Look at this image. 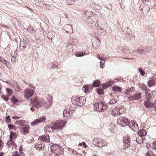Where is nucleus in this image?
Instances as JSON below:
<instances>
[{
    "label": "nucleus",
    "mask_w": 156,
    "mask_h": 156,
    "mask_svg": "<svg viewBox=\"0 0 156 156\" xmlns=\"http://www.w3.org/2000/svg\"><path fill=\"white\" fill-rule=\"evenodd\" d=\"M66 123L65 120L58 121L55 122L51 128L52 130V132L54 133L58 132L59 129H62Z\"/></svg>",
    "instance_id": "f257e3e1"
},
{
    "label": "nucleus",
    "mask_w": 156,
    "mask_h": 156,
    "mask_svg": "<svg viewBox=\"0 0 156 156\" xmlns=\"http://www.w3.org/2000/svg\"><path fill=\"white\" fill-rule=\"evenodd\" d=\"M52 97L48 94L46 95L44 98L42 99V107L46 108L50 107L52 104Z\"/></svg>",
    "instance_id": "f03ea898"
},
{
    "label": "nucleus",
    "mask_w": 156,
    "mask_h": 156,
    "mask_svg": "<svg viewBox=\"0 0 156 156\" xmlns=\"http://www.w3.org/2000/svg\"><path fill=\"white\" fill-rule=\"evenodd\" d=\"M124 107L123 106L114 108L112 111V114L114 116H117L121 115L124 112Z\"/></svg>",
    "instance_id": "7ed1b4c3"
},
{
    "label": "nucleus",
    "mask_w": 156,
    "mask_h": 156,
    "mask_svg": "<svg viewBox=\"0 0 156 156\" xmlns=\"http://www.w3.org/2000/svg\"><path fill=\"white\" fill-rule=\"evenodd\" d=\"M42 99L35 98L31 99V104L34 107L36 108H38L42 107Z\"/></svg>",
    "instance_id": "20e7f679"
},
{
    "label": "nucleus",
    "mask_w": 156,
    "mask_h": 156,
    "mask_svg": "<svg viewBox=\"0 0 156 156\" xmlns=\"http://www.w3.org/2000/svg\"><path fill=\"white\" fill-rule=\"evenodd\" d=\"M128 120L127 119L124 118L122 116L119 117L117 119V123L122 127H125L128 125Z\"/></svg>",
    "instance_id": "39448f33"
},
{
    "label": "nucleus",
    "mask_w": 156,
    "mask_h": 156,
    "mask_svg": "<svg viewBox=\"0 0 156 156\" xmlns=\"http://www.w3.org/2000/svg\"><path fill=\"white\" fill-rule=\"evenodd\" d=\"M74 112V111L69 106H66L64 110L63 116L66 117H69L72 115V114Z\"/></svg>",
    "instance_id": "423d86ee"
},
{
    "label": "nucleus",
    "mask_w": 156,
    "mask_h": 156,
    "mask_svg": "<svg viewBox=\"0 0 156 156\" xmlns=\"http://www.w3.org/2000/svg\"><path fill=\"white\" fill-rule=\"evenodd\" d=\"M34 91L31 89H26L23 92V95L25 98L27 100L28 99L34 94Z\"/></svg>",
    "instance_id": "0eeeda50"
},
{
    "label": "nucleus",
    "mask_w": 156,
    "mask_h": 156,
    "mask_svg": "<svg viewBox=\"0 0 156 156\" xmlns=\"http://www.w3.org/2000/svg\"><path fill=\"white\" fill-rule=\"evenodd\" d=\"M46 119L45 116H42L40 118L35 119L34 121L31 123V126H37L39 123L44 122Z\"/></svg>",
    "instance_id": "6e6552de"
},
{
    "label": "nucleus",
    "mask_w": 156,
    "mask_h": 156,
    "mask_svg": "<svg viewBox=\"0 0 156 156\" xmlns=\"http://www.w3.org/2000/svg\"><path fill=\"white\" fill-rule=\"evenodd\" d=\"M156 84V78L153 76L149 78L147 85L149 87H151L154 86Z\"/></svg>",
    "instance_id": "1a4fd4ad"
},
{
    "label": "nucleus",
    "mask_w": 156,
    "mask_h": 156,
    "mask_svg": "<svg viewBox=\"0 0 156 156\" xmlns=\"http://www.w3.org/2000/svg\"><path fill=\"white\" fill-rule=\"evenodd\" d=\"M34 147L37 150H44L45 147V144L41 142L38 141L37 142H36L34 144Z\"/></svg>",
    "instance_id": "9d476101"
},
{
    "label": "nucleus",
    "mask_w": 156,
    "mask_h": 156,
    "mask_svg": "<svg viewBox=\"0 0 156 156\" xmlns=\"http://www.w3.org/2000/svg\"><path fill=\"white\" fill-rule=\"evenodd\" d=\"M103 105V102H99L94 103L93 105V108L94 109L98 111V112H102L101 107Z\"/></svg>",
    "instance_id": "9b49d317"
},
{
    "label": "nucleus",
    "mask_w": 156,
    "mask_h": 156,
    "mask_svg": "<svg viewBox=\"0 0 156 156\" xmlns=\"http://www.w3.org/2000/svg\"><path fill=\"white\" fill-rule=\"evenodd\" d=\"M130 139L128 136H126L123 138V141L124 144V148L125 149H127L130 146Z\"/></svg>",
    "instance_id": "f8f14e48"
},
{
    "label": "nucleus",
    "mask_w": 156,
    "mask_h": 156,
    "mask_svg": "<svg viewBox=\"0 0 156 156\" xmlns=\"http://www.w3.org/2000/svg\"><path fill=\"white\" fill-rule=\"evenodd\" d=\"M38 139L43 142L48 143L50 141V137L48 135L44 134L39 136Z\"/></svg>",
    "instance_id": "ddd939ff"
},
{
    "label": "nucleus",
    "mask_w": 156,
    "mask_h": 156,
    "mask_svg": "<svg viewBox=\"0 0 156 156\" xmlns=\"http://www.w3.org/2000/svg\"><path fill=\"white\" fill-rule=\"evenodd\" d=\"M128 125L134 130L138 129L137 124L136 123V122L134 121H131L129 122L128 121Z\"/></svg>",
    "instance_id": "4468645a"
},
{
    "label": "nucleus",
    "mask_w": 156,
    "mask_h": 156,
    "mask_svg": "<svg viewBox=\"0 0 156 156\" xmlns=\"http://www.w3.org/2000/svg\"><path fill=\"white\" fill-rule=\"evenodd\" d=\"M139 9L142 11L143 13H147L149 10V6L145 4L143 5H140Z\"/></svg>",
    "instance_id": "2eb2a0df"
},
{
    "label": "nucleus",
    "mask_w": 156,
    "mask_h": 156,
    "mask_svg": "<svg viewBox=\"0 0 156 156\" xmlns=\"http://www.w3.org/2000/svg\"><path fill=\"white\" fill-rule=\"evenodd\" d=\"M16 133H13L11 132L10 135V141H8L7 143V144L8 145H9L10 144H13L15 143V142H13L14 139H15L16 136Z\"/></svg>",
    "instance_id": "dca6fc26"
},
{
    "label": "nucleus",
    "mask_w": 156,
    "mask_h": 156,
    "mask_svg": "<svg viewBox=\"0 0 156 156\" xmlns=\"http://www.w3.org/2000/svg\"><path fill=\"white\" fill-rule=\"evenodd\" d=\"M115 82V81L110 80L107 82L103 83L102 85V87L104 89H106L112 85L114 84Z\"/></svg>",
    "instance_id": "f3484780"
},
{
    "label": "nucleus",
    "mask_w": 156,
    "mask_h": 156,
    "mask_svg": "<svg viewBox=\"0 0 156 156\" xmlns=\"http://www.w3.org/2000/svg\"><path fill=\"white\" fill-rule=\"evenodd\" d=\"M92 87L90 85H86L82 87V90L86 94L90 93L92 91Z\"/></svg>",
    "instance_id": "a211bd4d"
},
{
    "label": "nucleus",
    "mask_w": 156,
    "mask_h": 156,
    "mask_svg": "<svg viewBox=\"0 0 156 156\" xmlns=\"http://www.w3.org/2000/svg\"><path fill=\"white\" fill-rule=\"evenodd\" d=\"M102 139L99 138H95L93 141V144L98 147H101Z\"/></svg>",
    "instance_id": "6ab92c4d"
},
{
    "label": "nucleus",
    "mask_w": 156,
    "mask_h": 156,
    "mask_svg": "<svg viewBox=\"0 0 156 156\" xmlns=\"http://www.w3.org/2000/svg\"><path fill=\"white\" fill-rule=\"evenodd\" d=\"M78 106H83L86 102V98L83 96H79Z\"/></svg>",
    "instance_id": "aec40b11"
},
{
    "label": "nucleus",
    "mask_w": 156,
    "mask_h": 156,
    "mask_svg": "<svg viewBox=\"0 0 156 156\" xmlns=\"http://www.w3.org/2000/svg\"><path fill=\"white\" fill-rule=\"evenodd\" d=\"M79 97L78 96H73L72 98V102L73 104L78 106V103L79 102L78 99H79Z\"/></svg>",
    "instance_id": "412c9836"
},
{
    "label": "nucleus",
    "mask_w": 156,
    "mask_h": 156,
    "mask_svg": "<svg viewBox=\"0 0 156 156\" xmlns=\"http://www.w3.org/2000/svg\"><path fill=\"white\" fill-rule=\"evenodd\" d=\"M144 105L147 108H151L153 106V101L151 100H147L145 101Z\"/></svg>",
    "instance_id": "4be33fe9"
},
{
    "label": "nucleus",
    "mask_w": 156,
    "mask_h": 156,
    "mask_svg": "<svg viewBox=\"0 0 156 156\" xmlns=\"http://www.w3.org/2000/svg\"><path fill=\"white\" fill-rule=\"evenodd\" d=\"M134 91V87H132L130 88H128L124 92L125 94L126 95H129L132 94Z\"/></svg>",
    "instance_id": "5701e85b"
},
{
    "label": "nucleus",
    "mask_w": 156,
    "mask_h": 156,
    "mask_svg": "<svg viewBox=\"0 0 156 156\" xmlns=\"http://www.w3.org/2000/svg\"><path fill=\"white\" fill-rule=\"evenodd\" d=\"M64 28L67 33H70L72 31V27L69 24H66L64 26Z\"/></svg>",
    "instance_id": "b1692460"
},
{
    "label": "nucleus",
    "mask_w": 156,
    "mask_h": 156,
    "mask_svg": "<svg viewBox=\"0 0 156 156\" xmlns=\"http://www.w3.org/2000/svg\"><path fill=\"white\" fill-rule=\"evenodd\" d=\"M137 133L139 135V136L143 137V136H144L146 135L147 132L145 130L140 129L137 132Z\"/></svg>",
    "instance_id": "393cba45"
},
{
    "label": "nucleus",
    "mask_w": 156,
    "mask_h": 156,
    "mask_svg": "<svg viewBox=\"0 0 156 156\" xmlns=\"http://www.w3.org/2000/svg\"><path fill=\"white\" fill-rule=\"evenodd\" d=\"M55 35V33L54 31H51L48 32L47 34V37L49 39H51L52 41V38L54 37Z\"/></svg>",
    "instance_id": "a878e982"
},
{
    "label": "nucleus",
    "mask_w": 156,
    "mask_h": 156,
    "mask_svg": "<svg viewBox=\"0 0 156 156\" xmlns=\"http://www.w3.org/2000/svg\"><path fill=\"white\" fill-rule=\"evenodd\" d=\"M23 130L24 134L27 133L29 130V127L28 126H26L25 127H22L21 129Z\"/></svg>",
    "instance_id": "bb28decb"
},
{
    "label": "nucleus",
    "mask_w": 156,
    "mask_h": 156,
    "mask_svg": "<svg viewBox=\"0 0 156 156\" xmlns=\"http://www.w3.org/2000/svg\"><path fill=\"white\" fill-rule=\"evenodd\" d=\"M112 89L113 91L115 92H120L122 90L121 88L117 86L113 87Z\"/></svg>",
    "instance_id": "cd10ccee"
},
{
    "label": "nucleus",
    "mask_w": 156,
    "mask_h": 156,
    "mask_svg": "<svg viewBox=\"0 0 156 156\" xmlns=\"http://www.w3.org/2000/svg\"><path fill=\"white\" fill-rule=\"evenodd\" d=\"M35 4L37 6L41 7H43L44 5H46L44 2L41 1L36 2Z\"/></svg>",
    "instance_id": "c85d7f7f"
},
{
    "label": "nucleus",
    "mask_w": 156,
    "mask_h": 156,
    "mask_svg": "<svg viewBox=\"0 0 156 156\" xmlns=\"http://www.w3.org/2000/svg\"><path fill=\"white\" fill-rule=\"evenodd\" d=\"M144 139V138L143 137L139 136L136 138V140L137 143L139 144H141V143L143 142Z\"/></svg>",
    "instance_id": "c756f323"
},
{
    "label": "nucleus",
    "mask_w": 156,
    "mask_h": 156,
    "mask_svg": "<svg viewBox=\"0 0 156 156\" xmlns=\"http://www.w3.org/2000/svg\"><path fill=\"white\" fill-rule=\"evenodd\" d=\"M108 128L111 132H113L115 128L114 124L113 123H111L109 125Z\"/></svg>",
    "instance_id": "7c9ffc66"
},
{
    "label": "nucleus",
    "mask_w": 156,
    "mask_h": 156,
    "mask_svg": "<svg viewBox=\"0 0 156 156\" xmlns=\"http://www.w3.org/2000/svg\"><path fill=\"white\" fill-rule=\"evenodd\" d=\"M27 30L31 34L33 33L35 31L34 29L32 26H29Z\"/></svg>",
    "instance_id": "2f4dec72"
},
{
    "label": "nucleus",
    "mask_w": 156,
    "mask_h": 156,
    "mask_svg": "<svg viewBox=\"0 0 156 156\" xmlns=\"http://www.w3.org/2000/svg\"><path fill=\"white\" fill-rule=\"evenodd\" d=\"M99 80H96L93 82L92 87H98L99 85Z\"/></svg>",
    "instance_id": "473e14b6"
},
{
    "label": "nucleus",
    "mask_w": 156,
    "mask_h": 156,
    "mask_svg": "<svg viewBox=\"0 0 156 156\" xmlns=\"http://www.w3.org/2000/svg\"><path fill=\"white\" fill-rule=\"evenodd\" d=\"M6 90L8 94V96L9 97L10 96L13 94L12 90L8 88H6Z\"/></svg>",
    "instance_id": "72a5a7b5"
},
{
    "label": "nucleus",
    "mask_w": 156,
    "mask_h": 156,
    "mask_svg": "<svg viewBox=\"0 0 156 156\" xmlns=\"http://www.w3.org/2000/svg\"><path fill=\"white\" fill-rule=\"evenodd\" d=\"M97 93L98 94L101 95L103 93V90L101 88H98L96 89Z\"/></svg>",
    "instance_id": "f704fd0d"
},
{
    "label": "nucleus",
    "mask_w": 156,
    "mask_h": 156,
    "mask_svg": "<svg viewBox=\"0 0 156 156\" xmlns=\"http://www.w3.org/2000/svg\"><path fill=\"white\" fill-rule=\"evenodd\" d=\"M11 101L14 104H16L19 102L18 100L13 96L12 97Z\"/></svg>",
    "instance_id": "c9c22d12"
},
{
    "label": "nucleus",
    "mask_w": 156,
    "mask_h": 156,
    "mask_svg": "<svg viewBox=\"0 0 156 156\" xmlns=\"http://www.w3.org/2000/svg\"><path fill=\"white\" fill-rule=\"evenodd\" d=\"M117 101V100L114 97L112 98V99L110 101L108 102L109 103L114 104H115Z\"/></svg>",
    "instance_id": "e433bc0d"
},
{
    "label": "nucleus",
    "mask_w": 156,
    "mask_h": 156,
    "mask_svg": "<svg viewBox=\"0 0 156 156\" xmlns=\"http://www.w3.org/2000/svg\"><path fill=\"white\" fill-rule=\"evenodd\" d=\"M134 51L139 54L144 53V49H136V50H135Z\"/></svg>",
    "instance_id": "4c0bfd02"
},
{
    "label": "nucleus",
    "mask_w": 156,
    "mask_h": 156,
    "mask_svg": "<svg viewBox=\"0 0 156 156\" xmlns=\"http://www.w3.org/2000/svg\"><path fill=\"white\" fill-rule=\"evenodd\" d=\"M138 71L142 76H144L145 75V72L142 68H139Z\"/></svg>",
    "instance_id": "58836bf2"
},
{
    "label": "nucleus",
    "mask_w": 156,
    "mask_h": 156,
    "mask_svg": "<svg viewBox=\"0 0 156 156\" xmlns=\"http://www.w3.org/2000/svg\"><path fill=\"white\" fill-rule=\"evenodd\" d=\"M108 107V105H107L105 104L103 102V105L101 107V110H102V112L106 110L107 108Z\"/></svg>",
    "instance_id": "ea45409f"
},
{
    "label": "nucleus",
    "mask_w": 156,
    "mask_h": 156,
    "mask_svg": "<svg viewBox=\"0 0 156 156\" xmlns=\"http://www.w3.org/2000/svg\"><path fill=\"white\" fill-rule=\"evenodd\" d=\"M25 120H20L17 121V124L19 125H20L22 126H23V123L25 122Z\"/></svg>",
    "instance_id": "a19ab883"
},
{
    "label": "nucleus",
    "mask_w": 156,
    "mask_h": 156,
    "mask_svg": "<svg viewBox=\"0 0 156 156\" xmlns=\"http://www.w3.org/2000/svg\"><path fill=\"white\" fill-rule=\"evenodd\" d=\"M146 156H156V155L154 154L152 152L149 151L146 154Z\"/></svg>",
    "instance_id": "79ce46f5"
},
{
    "label": "nucleus",
    "mask_w": 156,
    "mask_h": 156,
    "mask_svg": "<svg viewBox=\"0 0 156 156\" xmlns=\"http://www.w3.org/2000/svg\"><path fill=\"white\" fill-rule=\"evenodd\" d=\"M141 93H140L139 94H136L135 95H134V98L136 100L140 99L141 98Z\"/></svg>",
    "instance_id": "37998d69"
},
{
    "label": "nucleus",
    "mask_w": 156,
    "mask_h": 156,
    "mask_svg": "<svg viewBox=\"0 0 156 156\" xmlns=\"http://www.w3.org/2000/svg\"><path fill=\"white\" fill-rule=\"evenodd\" d=\"M145 95V98L147 99V100H150V99L151 98V95L150 94L146 92V93Z\"/></svg>",
    "instance_id": "c03bdc74"
},
{
    "label": "nucleus",
    "mask_w": 156,
    "mask_h": 156,
    "mask_svg": "<svg viewBox=\"0 0 156 156\" xmlns=\"http://www.w3.org/2000/svg\"><path fill=\"white\" fill-rule=\"evenodd\" d=\"M84 54V53L83 52H78L76 54V56L77 57H80L83 56Z\"/></svg>",
    "instance_id": "a18cd8bd"
},
{
    "label": "nucleus",
    "mask_w": 156,
    "mask_h": 156,
    "mask_svg": "<svg viewBox=\"0 0 156 156\" xmlns=\"http://www.w3.org/2000/svg\"><path fill=\"white\" fill-rule=\"evenodd\" d=\"M8 126L9 130H11L13 129L15 127V126L12 124L8 125Z\"/></svg>",
    "instance_id": "49530a36"
},
{
    "label": "nucleus",
    "mask_w": 156,
    "mask_h": 156,
    "mask_svg": "<svg viewBox=\"0 0 156 156\" xmlns=\"http://www.w3.org/2000/svg\"><path fill=\"white\" fill-rule=\"evenodd\" d=\"M17 54V50L14 49L11 52V55L14 56Z\"/></svg>",
    "instance_id": "de8ad7c7"
},
{
    "label": "nucleus",
    "mask_w": 156,
    "mask_h": 156,
    "mask_svg": "<svg viewBox=\"0 0 156 156\" xmlns=\"http://www.w3.org/2000/svg\"><path fill=\"white\" fill-rule=\"evenodd\" d=\"M107 144V142L105 141L102 139L101 143V147H103L105 146Z\"/></svg>",
    "instance_id": "09e8293b"
},
{
    "label": "nucleus",
    "mask_w": 156,
    "mask_h": 156,
    "mask_svg": "<svg viewBox=\"0 0 156 156\" xmlns=\"http://www.w3.org/2000/svg\"><path fill=\"white\" fill-rule=\"evenodd\" d=\"M80 144V146H83L85 148H87V146L85 142H82Z\"/></svg>",
    "instance_id": "8fccbe9b"
},
{
    "label": "nucleus",
    "mask_w": 156,
    "mask_h": 156,
    "mask_svg": "<svg viewBox=\"0 0 156 156\" xmlns=\"http://www.w3.org/2000/svg\"><path fill=\"white\" fill-rule=\"evenodd\" d=\"M5 121L7 123H9L10 122V119L9 116H8L5 118Z\"/></svg>",
    "instance_id": "3c124183"
},
{
    "label": "nucleus",
    "mask_w": 156,
    "mask_h": 156,
    "mask_svg": "<svg viewBox=\"0 0 156 156\" xmlns=\"http://www.w3.org/2000/svg\"><path fill=\"white\" fill-rule=\"evenodd\" d=\"M76 0H66L67 4L71 5Z\"/></svg>",
    "instance_id": "603ef678"
},
{
    "label": "nucleus",
    "mask_w": 156,
    "mask_h": 156,
    "mask_svg": "<svg viewBox=\"0 0 156 156\" xmlns=\"http://www.w3.org/2000/svg\"><path fill=\"white\" fill-rule=\"evenodd\" d=\"M12 57L11 58V62L12 63H14L16 62L15 58L14 56H11Z\"/></svg>",
    "instance_id": "864d4df0"
},
{
    "label": "nucleus",
    "mask_w": 156,
    "mask_h": 156,
    "mask_svg": "<svg viewBox=\"0 0 156 156\" xmlns=\"http://www.w3.org/2000/svg\"><path fill=\"white\" fill-rule=\"evenodd\" d=\"M12 156H20L17 151H15L13 154Z\"/></svg>",
    "instance_id": "5fc2aeb1"
},
{
    "label": "nucleus",
    "mask_w": 156,
    "mask_h": 156,
    "mask_svg": "<svg viewBox=\"0 0 156 156\" xmlns=\"http://www.w3.org/2000/svg\"><path fill=\"white\" fill-rule=\"evenodd\" d=\"M152 147L154 149L156 150V141H154L153 143Z\"/></svg>",
    "instance_id": "6e6d98bb"
},
{
    "label": "nucleus",
    "mask_w": 156,
    "mask_h": 156,
    "mask_svg": "<svg viewBox=\"0 0 156 156\" xmlns=\"http://www.w3.org/2000/svg\"><path fill=\"white\" fill-rule=\"evenodd\" d=\"M128 99L129 101L136 100L134 96L128 97Z\"/></svg>",
    "instance_id": "4d7b16f0"
},
{
    "label": "nucleus",
    "mask_w": 156,
    "mask_h": 156,
    "mask_svg": "<svg viewBox=\"0 0 156 156\" xmlns=\"http://www.w3.org/2000/svg\"><path fill=\"white\" fill-rule=\"evenodd\" d=\"M57 147L58 148V146H56V145H52L51 147V150L52 151V150L53 149L54 150H55V151H56V147Z\"/></svg>",
    "instance_id": "13d9d810"
},
{
    "label": "nucleus",
    "mask_w": 156,
    "mask_h": 156,
    "mask_svg": "<svg viewBox=\"0 0 156 156\" xmlns=\"http://www.w3.org/2000/svg\"><path fill=\"white\" fill-rule=\"evenodd\" d=\"M105 62H102L101 61H100V66H101V68H104V66H105V65H104Z\"/></svg>",
    "instance_id": "bf43d9fd"
},
{
    "label": "nucleus",
    "mask_w": 156,
    "mask_h": 156,
    "mask_svg": "<svg viewBox=\"0 0 156 156\" xmlns=\"http://www.w3.org/2000/svg\"><path fill=\"white\" fill-rule=\"evenodd\" d=\"M2 141L0 140V150L2 149L3 146Z\"/></svg>",
    "instance_id": "052dcab7"
},
{
    "label": "nucleus",
    "mask_w": 156,
    "mask_h": 156,
    "mask_svg": "<svg viewBox=\"0 0 156 156\" xmlns=\"http://www.w3.org/2000/svg\"><path fill=\"white\" fill-rule=\"evenodd\" d=\"M142 89L145 90H146L147 89V86L145 84L143 85L142 87Z\"/></svg>",
    "instance_id": "680f3d73"
},
{
    "label": "nucleus",
    "mask_w": 156,
    "mask_h": 156,
    "mask_svg": "<svg viewBox=\"0 0 156 156\" xmlns=\"http://www.w3.org/2000/svg\"><path fill=\"white\" fill-rule=\"evenodd\" d=\"M77 153L74 150H72V152L71 153V154H73V155H77Z\"/></svg>",
    "instance_id": "e2e57ef3"
},
{
    "label": "nucleus",
    "mask_w": 156,
    "mask_h": 156,
    "mask_svg": "<svg viewBox=\"0 0 156 156\" xmlns=\"http://www.w3.org/2000/svg\"><path fill=\"white\" fill-rule=\"evenodd\" d=\"M153 106H154V110L156 112V99L155 100L154 103H153Z\"/></svg>",
    "instance_id": "0e129e2a"
},
{
    "label": "nucleus",
    "mask_w": 156,
    "mask_h": 156,
    "mask_svg": "<svg viewBox=\"0 0 156 156\" xmlns=\"http://www.w3.org/2000/svg\"><path fill=\"white\" fill-rule=\"evenodd\" d=\"M2 98L5 101H7L9 99V98L8 97L2 96Z\"/></svg>",
    "instance_id": "69168bd1"
},
{
    "label": "nucleus",
    "mask_w": 156,
    "mask_h": 156,
    "mask_svg": "<svg viewBox=\"0 0 156 156\" xmlns=\"http://www.w3.org/2000/svg\"><path fill=\"white\" fill-rule=\"evenodd\" d=\"M68 150L69 151V152L70 154H71V153L72 152V150H73V149H72L71 148L69 147L68 148Z\"/></svg>",
    "instance_id": "338daca9"
},
{
    "label": "nucleus",
    "mask_w": 156,
    "mask_h": 156,
    "mask_svg": "<svg viewBox=\"0 0 156 156\" xmlns=\"http://www.w3.org/2000/svg\"><path fill=\"white\" fill-rule=\"evenodd\" d=\"M97 57L100 60H104V58H102L101 57H100L99 56V55H98L97 56Z\"/></svg>",
    "instance_id": "774afa93"
}]
</instances>
